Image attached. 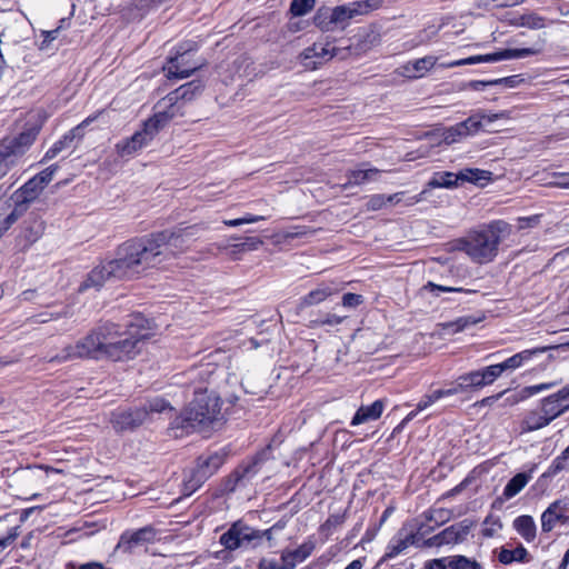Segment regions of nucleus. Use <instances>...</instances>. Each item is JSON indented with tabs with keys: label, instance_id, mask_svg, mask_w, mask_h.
<instances>
[{
	"label": "nucleus",
	"instance_id": "54",
	"mask_svg": "<svg viewBox=\"0 0 569 569\" xmlns=\"http://www.w3.org/2000/svg\"><path fill=\"white\" fill-rule=\"evenodd\" d=\"M526 16V28H529V29H532V30H538V29H542L546 27V18L535 13V12H529V13H525Z\"/></svg>",
	"mask_w": 569,
	"mask_h": 569
},
{
	"label": "nucleus",
	"instance_id": "59",
	"mask_svg": "<svg viewBox=\"0 0 569 569\" xmlns=\"http://www.w3.org/2000/svg\"><path fill=\"white\" fill-rule=\"evenodd\" d=\"M440 399H441V397H440L438 390H435L428 395H425L421 398V400L418 402L417 410L422 411Z\"/></svg>",
	"mask_w": 569,
	"mask_h": 569
},
{
	"label": "nucleus",
	"instance_id": "26",
	"mask_svg": "<svg viewBox=\"0 0 569 569\" xmlns=\"http://www.w3.org/2000/svg\"><path fill=\"white\" fill-rule=\"evenodd\" d=\"M551 348L552 347H538L533 349H527L509 357L499 365L502 369V372L513 371L523 366L526 362L530 361L535 356L543 353Z\"/></svg>",
	"mask_w": 569,
	"mask_h": 569
},
{
	"label": "nucleus",
	"instance_id": "37",
	"mask_svg": "<svg viewBox=\"0 0 569 569\" xmlns=\"http://www.w3.org/2000/svg\"><path fill=\"white\" fill-rule=\"evenodd\" d=\"M530 476L523 472L517 473L512 477L503 489V497L510 499L518 495L529 482Z\"/></svg>",
	"mask_w": 569,
	"mask_h": 569
},
{
	"label": "nucleus",
	"instance_id": "15",
	"mask_svg": "<svg viewBox=\"0 0 569 569\" xmlns=\"http://www.w3.org/2000/svg\"><path fill=\"white\" fill-rule=\"evenodd\" d=\"M472 521L465 519L455 523L423 542L425 546H443L463 541L472 528Z\"/></svg>",
	"mask_w": 569,
	"mask_h": 569
},
{
	"label": "nucleus",
	"instance_id": "5",
	"mask_svg": "<svg viewBox=\"0 0 569 569\" xmlns=\"http://www.w3.org/2000/svg\"><path fill=\"white\" fill-rule=\"evenodd\" d=\"M176 117L173 111H157L148 119L141 130L134 132L129 139H124L116 144L118 156L128 158L136 154L142 148L147 147L169 120Z\"/></svg>",
	"mask_w": 569,
	"mask_h": 569
},
{
	"label": "nucleus",
	"instance_id": "40",
	"mask_svg": "<svg viewBox=\"0 0 569 569\" xmlns=\"http://www.w3.org/2000/svg\"><path fill=\"white\" fill-rule=\"evenodd\" d=\"M356 18L367 16L382 8L385 0H359L350 2Z\"/></svg>",
	"mask_w": 569,
	"mask_h": 569
},
{
	"label": "nucleus",
	"instance_id": "52",
	"mask_svg": "<svg viewBox=\"0 0 569 569\" xmlns=\"http://www.w3.org/2000/svg\"><path fill=\"white\" fill-rule=\"evenodd\" d=\"M438 391L441 398L451 397L458 393L466 392L463 386L461 385L458 378L455 381L448 383L446 388L438 389Z\"/></svg>",
	"mask_w": 569,
	"mask_h": 569
},
{
	"label": "nucleus",
	"instance_id": "12",
	"mask_svg": "<svg viewBox=\"0 0 569 569\" xmlns=\"http://www.w3.org/2000/svg\"><path fill=\"white\" fill-rule=\"evenodd\" d=\"M192 230L193 227H188L174 231L163 230L157 232V234H161L164 238L163 241H161L160 246L162 248V251L166 252L167 264L178 254L182 253L188 249L190 238L191 236H193Z\"/></svg>",
	"mask_w": 569,
	"mask_h": 569
},
{
	"label": "nucleus",
	"instance_id": "48",
	"mask_svg": "<svg viewBox=\"0 0 569 569\" xmlns=\"http://www.w3.org/2000/svg\"><path fill=\"white\" fill-rule=\"evenodd\" d=\"M568 459H569V453H567V448L561 452L560 456L556 457L549 469H548V475L549 476H556L557 473L566 470L568 468Z\"/></svg>",
	"mask_w": 569,
	"mask_h": 569
},
{
	"label": "nucleus",
	"instance_id": "64",
	"mask_svg": "<svg viewBox=\"0 0 569 569\" xmlns=\"http://www.w3.org/2000/svg\"><path fill=\"white\" fill-rule=\"evenodd\" d=\"M448 561H449V557L432 559V560L426 562L425 568L426 569H449Z\"/></svg>",
	"mask_w": 569,
	"mask_h": 569
},
{
	"label": "nucleus",
	"instance_id": "51",
	"mask_svg": "<svg viewBox=\"0 0 569 569\" xmlns=\"http://www.w3.org/2000/svg\"><path fill=\"white\" fill-rule=\"evenodd\" d=\"M345 320V317L338 316L335 313H327L323 317L311 320V327H322V326H337L340 325Z\"/></svg>",
	"mask_w": 569,
	"mask_h": 569
},
{
	"label": "nucleus",
	"instance_id": "46",
	"mask_svg": "<svg viewBox=\"0 0 569 569\" xmlns=\"http://www.w3.org/2000/svg\"><path fill=\"white\" fill-rule=\"evenodd\" d=\"M204 478V471L197 470L194 471L190 479L183 481V495L190 496L193 493L202 483Z\"/></svg>",
	"mask_w": 569,
	"mask_h": 569
},
{
	"label": "nucleus",
	"instance_id": "55",
	"mask_svg": "<svg viewBox=\"0 0 569 569\" xmlns=\"http://www.w3.org/2000/svg\"><path fill=\"white\" fill-rule=\"evenodd\" d=\"M143 408L147 409L148 415L151 412H163L166 410H172L169 402H167L164 399L161 398H154L148 402V406H144Z\"/></svg>",
	"mask_w": 569,
	"mask_h": 569
},
{
	"label": "nucleus",
	"instance_id": "57",
	"mask_svg": "<svg viewBox=\"0 0 569 569\" xmlns=\"http://www.w3.org/2000/svg\"><path fill=\"white\" fill-rule=\"evenodd\" d=\"M263 241L258 237H249L243 242L236 244L238 251H252L262 246Z\"/></svg>",
	"mask_w": 569,
	"mask_h": 569
},
{
	"label": "nucleus",
	"instance_id": "24",
	"mask_svg": "<svg viewBox=\"0 0 569 569\" xmlns=\"http://www.w3.org/2000/svg\"><path fill=\"white\" fill-rule=\"evenodd\" d=\"M44 188L32 177L14 194L16 207L27 209V204L36 200Z\"/></svg>",
	"mask_w": 569,
	"mask_h": 569
},
{
	"label": "nucleus",
	"instance_id": "42",
	"mask_svg": "<svg viewBox=\"0 0 569 569\" xmlns=\"http://www.w3.org/2000/svg\"><path fill=\"white\" fill-rule=\"evenodd\" d=\"M466 392L472 389L483 388L480 371L473 370L458 377Z\"/></svg>",
	"mask_w": 569,
	"mask_h": 569
},
{
	"label": "nucleus",
	"instance_id": "6",
	"mask_svg": "<svg viewBox=\"0 0 569 569\" xmlns=\"http://www.w3.org/2000/svg\"><path fill=\"white\" fill-rule=\"evenodd\" d=\"M39 130L31 128L18 137L6 139L0 143V179L23 163L24 156L34 142Z\"/></svg>",
	"mask_w": 569,
	"mask_h": 569
},
{
	"label": "nucleus",
	"instance_id": "10",
	"mask_svg": "<svg viewBox=\"0 0 569 569\" xmlns=\"http://www.w3.org/2000/svg\"><path fill=\"white\" fill-rule=\"evenodd\" d=\"M194 52L191 49L180 47L173 56H170L163 66V71L169 80H181L190 77L200 66L193 61Z\"/></svg>",
	"mask_w": 569,
	"mask_h": 569
},
{
	"label": "nucleus",
	"instance_id": "30",
	"mask_svg": "<svg viewBox=\"0 0 569 569\" xmlns=\"http://www.w3.org/2000/svg\"><path fill=\"white\" fill-rule=\"evenodd\" d=\"M551 421L552 419L549 418V415L541 407L539 410H531L526 415L521 422V428L523 431L530 432L548 426Z\"/></svg>",
	"mask_w": 569,
	"mask_h": 569
},
{
	"label": "nucleus",
	"instance_id": "41",
	"mask_svg": "<svg viewBox=\"0 0 569 569\" xmlns=\"http://www.w3.org/2000/svg\"><path fill=\"white\" fill-rule=\"evenodd\" d=\"M449 569H482L480 562L466 556H449Z\"/></svg>",
	"mask_w": 569,
	"mask_h": 569
},
{
	"label": "nucleus",
	"instance_id": "60",
	"mask_svg": "<svg viewBox=\"0 0 569 569\" xmlns=\"http://www.w3.org/2000/svg\"><path fill=\"white\" fill-rule=\"evenodd\" d=\"M363 302V297L356 293H345L342 297V306L345 308L355 309Z\"/></svg>",
	"mask_w": 569,
	"mask_h": 569
},
{
	"label": "nucleus",
	"instance_id": "49",
	"mask_svg": "<svg viewBox=\"0 0 569 569\" xmlns=\"http://www.w3.org/2000/svg\"><path fill=\"white\" fill-rule=\"evenodd\" d=\"M257 465H258V462H257V461H253L251 465H249V466L243 470V473H242L241 476L236 475V479H234V480L229 479V480L226 482L224 487L222 488V491H223V492H231V491H233V490H234L237 482H238L241 478H243V477H251V476L256 475V473H257V471H258V470H257Z\"/></svg>",
	"mask_w": 569,
	"mask_h": 569
},
{
	"label": "nucleus",
	"instance_id": "61",
	"mask_svg": "<svg viewBox=\"0 0 569 569\" xmlns=\"http://www.w3.org/2000/svg\"><path fill=\"white\" fill-rule=\"evenodd\" d=\"M553 386H555L553 382L540 383V385L525 387V388H522V390H523V393L526 395V397L528 399V398H530V397H532L535 395H538L539 392H542V391L551 389Z\"/></svg>",
	"mask_w": 569,
	"mask_h": 569
},
{
	"label": "nucleus",
	"instance_id": "53",
	"mask_svg": "<svg viewBox=\"0 0 569 569\" xmlns=\"http://www.w3.org/2000/svg\"><path fill=\"white\" fill-rule=\"evenodd\" d=\"M262 220H264L263 216L246 214L238 219L222 220V223L228 227H238L244 223H254Z\"/></svg>",
	"mask_w": 569,
	"mask_h": 569
},
{
	"label": "nucleus",
	"instance_id": "16",
	"mask_svg": "<svg viewBox=\"0 0 569 569\" xmlns=\"http://www.w3.org/2000/svg\"><path fill=\"white\" fill-rule=\"evenodd\" d=\"M202 86L199 82L192 81L181 86L180 88L168 93L158 103V111H173L176 116L179 114V107L177 106L180 100H192L200 93Z\"/></svg>",
	"mask_w": 569,
	"mask_h": 569
},
{
	"label": "nucleus",
	"instance_id": "45",
	"mask_svg": "<svg viewBox=\"0 0 569 569\" xmlns=\"http://www.w3.org/2000/svg\"><path fill=\"white\" fill-rule=\"evenodd\" d=\"M483 387L492 385L503 372L499 363L479 370Z\"/></svg>",
	"mask_w": 569,
	"mask_h": 569
},
{
	"label": "nucleus",
	"instance_id": "33",
	"mask_svg": "<svg viewBox=\"0 0 569 569\" xmlns=\"http://www.w3.org/2000/svg\"><path fill=\"white\" fill-rule=\"evenodd\" d=\"M355 18L350 2L332 8L331 19L335 23V30H345Z\"/></svg>",
	"mask_w": 569,
	"mask_h": 569
},
{
	"label": "nucleus",
	"instance_id": "39",
	"mask_svg": "<svg viewBox=\"0 0 569 569\" xmlns=\"http://www.w3.org/2000/svg\"><path fill=\"white\" fill-rule=\"evenodd\" d=\"M24 208L14 207L10 212L0 209V238L12 227L22 216Z\"/></svg>",
	"mask_w": 569,
	"mask_h": 569
},
{
	"label": "nucleus",
	"instance_id": "29",
	"mask_svg": "<svg viewBox=\"0 0 569 569\" xmlns=\"http://www.w3.org/2000/svg\"><path fill=\"white\" fill-rule=\"evenodd\" d=\"M385 409L382 400H376L370 406H361L355 413L351 426H358L368 421L377 420L381 417Z\"/></svg>",
	"mask_w": 569,
	"mask_h": 569
},
{
	"label": "nucleus",
	"instance_id": "27",
	"mask_svg": "<svg viewBox=\"0 0 569 569\" xmlns=\"http://www.w3.org/2000/svg\"><path fill=\"white\" fill-rule=\"evenodd\" d=\"M565 505L557 500L553 501L541 515V529L543 532L551 531L558 522H565Z\"/></svg>",
	"mask_w": 569,
	"mask_h": 569
},
{
	"label": "nucleus",
	"instance_id": "43",
	"mask_svg": "<svg viewBox=\"0 0 569 569\" xmlns=\"http://www.w3.org/2000/svg\"><path fill=\"white\" fill-rule=\"evenodd\" d=\"M402 193H395L391 196L385 194H375L368 201V209L370 210H379L383 208L387 203L399 202Z\"/></svg>",
	"mask_w": 569,
	"mask_h": 569
},
{
	"label": "nucleus",
	"instance_id": "2",
	"mask_svg": "<svg viewBox=\"0 0 569 569\" xmlns=\"http://www.w3.org/2000/svg\"><path fill=\"white\" fill-rule=\"evenodd\" d=\"M163 239L161 234L154 232L128 240L119 246L117 254L127 278L140 274L150 268L167 266L166 252L160 246Z\"/></svg>",
	"mask_w": 569,
	"mask_h": 569
},
{
	"label": "nucleus",
	"instance_id": "38",
	"mask_svg": "<svg viewBox=\"0 0 569 569\" xmlns=\"http://www.w3.org/2000/svg\"><path fill=\"white\" fill-rule=\"evenodd\" d=\"M331 16L332 8H319L313 17L315 26L325 32L335 31V23Z\"/></svg>",
	"mask_w": 569,
	"mask_h": 569
},
{
	"label": "nucleus",
	"instance_id": "13",
	"mask_svg": "<svg viewBox=\"0 0 569 569\" xmlns=\"http://www.w3.org/2000/svg\"><path fill=\"white\" fill-rule=\"evenodd\" d=\"M110 278H127L122 264L119 261L118 254H116L114 259L96 267L89 273L87 280L81 284L80 290H84L90 287L99 288L103 284L106 280Z\"/></svg>",
	"mask_w": 569,
	"mask_h": 569
},
{
	"label": "nucleus",
	"instance_id": "28",
	"mask_svg": "<svg viewBox=\"0 0 569 569\" xmlns=\"http://www.w3.org/2000/svg\"><path fill=\"white\" fill-rule=\"evenodd\" d=\"M315 543L312 541L303 542L295 550H286L281 555L282 562L288 569H295L296 566L305 561L313 551Z\"/></svg>",
	"mask_w": 569,
	"mask_h": 569
},
{
	"label": "nucleus",
	"instance_id": "7",
	"mask_svg": "<svg viewBox=\"0 0 569 569\" xmlns=\"http://www.w3.org/2000/svg\"><path fill=\"white\" fill-rule=\"evenodd\" d=\"M106 339L102 338L101 327L97 331H92L83 339H80L76 345L67 346L61 350L60 353L51 357V362H64L74 359L91 358L102 359L104 358Z\"/></svg>",
	"mask_w": 569,
	"mask_h": 569
},
{
	"label": "nucleus",
	"instance_id": "1",
	"mask_svg": "<svg viewBox=\"0 0 569 569\" xmlns=\"http://www.w3.org/2000/svg\"><path fill=\"white\" fill-rule=\"evenodd\" d=\"M149 321L143 316L131 315L123 326L106 323L101 326L106 339L104 358L122 361L139 353V345L148 338Z\"/></svg>",
	"mask_w": 569,
	"mask_h": 569
},
{
	"label": "nucleus",
	"instance_id": "47",
	"mask_svg": "<svg viewBox=\"0 0 569 569\" xmlns=\"http://www.w3.org/2000/svg\"><path fill=\"white\" fill-rule=\"evenodd\" d=\"M316 4V0H292L290 12L295 17H302L310 12Z\"/></svg>",
	"mask_w": 569,
	"mask_h": 569
},
{
	"label": "nucleus",
	"instance_id": "20",
	"mask_svg": "<svg viewBox=\"0 0 569 569\" xmlns=\"http://www.w3.org/2000/svg\"><path fill=\"white\" fill-rule=\"evenodd\" d=\"M540 403L549 418L555 420L569 409V396L562 388L558 392L543 398Z\"/></svg>",
	"mask_w": 569,
	"mask_h": 569
},
{
	"label": "nucleus",
	"instance_id": "58",
	"mask_svg": "<svg viewBox=\"0 0 569 569\" xmlns=\"http://www.w3.org/2000/svg\"><path fill=\"white\" fill-rule=\"evenodd\" d=\"M58 167L56 164L50 166L36 174L33 178L44 188L53 178Z\"/></svg>",
	"mask_w": 569,
	"mask_h": 569
},
{
	"label": "nucleus",
	"instance_id": "18",
	"mask_svg": "<svg viewBox=\"0 0 569 569\" xmlns=\"http://www.w3.org/2000/svg\"><path fill=\"white\" fill-rule=\"evenodd\" d=\"M148 417L146 408H136L133 410H119L112 413L111 423L117 431L133 429Z\"/></svg>",
	"mask_w": 569,
	"mask_h": 569
},
{
	"label": "nucleus",
	"instance_id": "22",
	"mask_svg": "<svg viewBox=\"0 0 569 569\" xmlns=\"http://www.w3.org/2000/svg\"><path fill=\"white\" fill-rule=\"evenodd\" d=\"M437 61L438 59L435 56H426L413 61H408L400 68V74L409 79L421 78L437 64Z\"/></svg>",
	"mask_w": 569,
	"mask_h": 569
},
{
	"label": "nucleus",
	"instance_id": "31",
	"mask_svg": "<svg viewBox=\"0 0 569 569\" xmlns=\"http://www.w3.org/2000/svg\"><path fill=\"white\" fill-rule=\"evenodd\" d=\"M380 176V170L376 168L351 170L348 173V180L342 184L343 189L351 186H360L369 181H376Z\"/></svg>",
	"mask_w": 569,
	"mask_h": 569
},
{
	"label": "nucleus",
	"instance_id": "9",
	"mask_svg": "<svg viewBox=\"0 0 569 569\" xmlns=\"http://www.w3.org/2000/svg\"><path fill=\"white\" fill-rule=\"evenodd\" d=\"M429 530L430 528H426L423 523L419 527L415 523H405L388 543L383 560L396 558L409 546H418L420 537L428 533Z\"/></svg>",
	"mask_w": 569,
	"mask_h": 569
},
{
	"label": "nucleus",
	"instance_id": "63",
	"mask_svg": "<svg viewBox=\"0 0 569 569\" xmlns=\"http://www.w3.org/2000/svg\"><path fill=\"white\" fill-rule=\"evenodd\" d=\"M259 569H288V568L286 567V563L282 562L281 559H280V561H278L274 559L263 558L259 562Z\"/></svg>",
	"mask_w": 569,
	"mask_h": 569
},
{
	"label": "nucleus",
	"instance_id": "14",
	"mask_svg": "<svg viewBox=\"0 0 569 569\" xmlns=\"http://www.w3.org/2000/svg\"><path fill=\"white\" fill-rule=\"evenodd\" d=\"M337 52V48L329 42H315L306 48L299 56L300 63L310 70L330 61Z\"/></svg>",
	"mask_w": 569,
	"mask_h": 569
},
{
	"label": "nucleus",
	"instance_id": "8",
	"mask_svg": "<svg viewBox=\"0 0 569 569\" xmlns=\"http://www.w3.org/2000/svg\"><path fill=\"white\" fill-rule=\"evenodd\" d=\"M253 528L242 521L233 522L230 528L220 536L219 543L222 550L216 551V560L230 562L233 560L232 551L252 542Z\"/></svg>",
	"mask_w": 569,
	"mask_h": 569
},
{
	"label": "nucleus",
	"instance_id": "56",
	"mask_svg": "<svg viewBox=\"0 0 569 569\" xmlns=\"http://www.w3.org/2000/svg\"><path fill=\"white\" fill-rule=\"evenodd\" d=\"M422 291H428V292L433 293L435 296H439L440 292H461V291H463V289L456 288V287H445V286L436 284L433 282H428L427 284H425L422 287Z\"/></svg>",
	"mask_w": 569,
	"mask_h": 569
},
{
	"label": "nucleus",
	"instance_id": "32",
	"mask_svg": "<svg viewBox=\"0 0 569 569\" xmlns=\"http://www.w3.org/2000/svg\"><path fill=\"white\" fill-rule=\"evenodd\" d=\"M495 553H497V559L502 565H510L513 561H518V562L529 561V553L522 545H519L513 550L502 547L499 550H495Z\"/></svg>",
	"mask_w": 569,
	"mask_h": 569
},
{
	"label": "nucleus",
	"instance_id": "62",
	"mask_svg": "<svg viewBox=\"0 0 569 569\" xmlns=\"http://www.w3.org/2000/svg\"><path fill=\"white\" fill-rule=\"evenodd\" d=\"M343 522H345L343 515H331L326 520V522L321 526V529L326 530V531H331V529L341 526Z\"/></svg>",
	"mask_w": 569,
	"mask_h": 569
},
{
	"label": "nucleus",
	"instance_id": "36",
	"mask_svg": "<svg viewBox=\"0 0 569 569\" xmlns=\"http://www.w3.org/2000/svg\"><path fill=\"white\" fill-rule=\"evenodd\" d=\"M492 173L487 170L467 168L459 171L460 181H467L483 186L491 180Z\"/></svg>",
	"mask_w": 569,
	"mask_h": 569
},
{
	"label": "nucleus",
	"instance_id": "11",
	"mask_svg": "<svg viewBox=\"0 0 569 569\" xmlns=\"http://www.w3.org/2000/svg\"><path fill=\"white\" fill-rule=\"evenodd\" d=\"M541 49H535V48H522V49H505L498 52L488 53V54H478V56H471L466 59L455 60L448 63H442L441 67L443 68H455L460 66H467V64H477V63H490V62H497L501 60H509V59H520L529 56H535L539 53Z\"/></svg>",
	"mask_w": 569,
	"mask_h": 569
},
{
	"label": "nucleus",
	"instance_id": "4",
	"mask_svg": "<svg viewBox=\"0 0 569 569\" xmlns=\"http://www.w3.org/2000/svg\"><path fill=\"white\" fill-rule=\"evenodd\" d=\"M211 397L208 395V389L201 387L194 390V399L183 412L178 417L170 428V435L179 438L193 431H203L207 426H210L213 418L210 415Z\"/></svg>",
	"mask_w": 569,
	"mask_h": 569
},
{
	"label": "nucleus",
	"instance_id": "34",
	"mask_svg": "<svg viewBox=\"0 0 569 569\" xmlns=\"http://www.w3.org/2000/svg\"><path fill=\"white\" fill-rule=\"evenodd\" d=\"M515 530L527 541L531 542L536 538L537 527L531 516H519L513 520Z\"/></svg>",
	"mask_w": 569,
	"mask_h": 569
},
{
	"label": "nucleus",
	"instance_id": "50",
	"mask_svg": "<svg viewBox=\"0 0 569 569\" xmlns=\"http://www.w3.org/2000/svg\"><path fill=\"white\" fill-rule=\"evenodd\" d=\"M476 320L471 319V317H462L455 321L446 323L443 327L448 332L457 333L463 331L471 325H475Z\"/></svg>",
	"mask_w": 569,
	"mask_h": 569
},
{
	"label": "nucleus",
	"instance_id": "21",
	"mask_svg": "<svg viewBox=\"0 0 569 569\" xmlns=\"http://www.w3.org/2000/svg\"><path fill=\"white\" fill-rule=\"evenodd\" d=\"M97 119V116H90L86 118L79 126L73 128L69 133L64 134L62 139L58 140L53 146L46 152L43 161H48L57 157L66 147H69L76 137H81L82 129L92 123Z\"/></svg>",
	"mask_w": 569,
	"mask_h": 569
},
{
	"label": "nucleus",
	"instance_id": "44",
	"mask_svg": "<svg viewBox=\"0 0 569 569\" xmlns=\"http://www.w3.org/2000/svg\"><path fill=\"white\" fill-rule=\"evenodd\" d=\"M468 134L465 131L463 127L459 123H456L455 126H451L450 128L446 129L443 132L442 141L446 144H452L456 142L461 141L462 139L467 138Z\"/></svg>",
	"mask_w": 569,
	"mask_h": 569
},
{
	"label": "nucleus",
	"instance_id": "23",
	"mask_svg": "<svg viewBox=\"0 0 569 569\" xmlns=\"http://www.w3.org/2000/svg\"><path fill=\"white\" fill-rule=\"evenodd\" d=\"M43 222L40 219L31 218L23 222L18 236V244L27 249L34 243L43 233Z\"/></svg>",
	"mask_w": 569,
	"mask_h": 569
},
{
	"label": "nucleus",
	"instance_id": "17",
	"mask_svg": "<svg viewBox=\"0 0 569 569\" xmlns=\"http://www.w3.org/2000/svg\"><path fill=\"white\" fill-rule=\"evenodd\" d=\"M156 531L152 527H144L136 531H126L116 546V551L132 552L139 546L153 541Z\"/></svg>",
	"mask_w": 569,
	"mask_h": 569
},
{
	"label": "nucleus",
	"instance_id": "3",
	"mask_svg": "<svg viewBox=\"0 0 569 569\" xmlns=\"http://www.w3.org/2000/svg\"><path fill=\"white\" fill-rule=\"evenodd\" d=\"M510 232L509 223L496 220L468 232L457 241V249L463 251L475 263H489L497 257L499 244Z\"/></svg>",
	"mask_w": 569,
	"mask_h": 569
},
{
	"label": "nucleus",
	"instance_id": "25",
	"mask_svg": "<svg viewBox=\"0 0 569 569\" xmlns=\"http://www.w3.org/2000/svg\"><path fill=\"white\" fill-rule=\"evenodd\" d=\"M339 291L340 288L336 286L333 282L321 283L316 289L311 290L308 295L302 297L299 306L300 308H306L318 305Z\"/></svg>",
	"mask_w": 569,
	"mask_h": 569
},
{
	"label": "nucleus",
	"instance_id": "19",
	"mask_svg": "<svg viewBox=\"0 0 569 569\" xmlns=\"http://www.w3.org/2000/svg\"><path fill=\"white\" fill-rule=\"evenodd\" d=\"M506 112L500 113H487L483 111H478L471 114L466 120L461 121L460 124L463 127L468 137L476 134L480 130H482L486 126L492 123L493 121L506 118Z\"/></svg>",
	"mask_w": 569,
	"mask_h": 569
},
{
	"label": "nucleus",
	"instance_id": "35",
	"mask_svg": "<svg viewBox=\"0 0 569 569\" xmlns=\"http://www.w3.org/2000/svg\"><path fill=\"white\" fill-rule=\"evenodd\" d=\"M458 181H460L459 172H436L431 177V179L428 181L427 187L430 189L433 188H447L451 189L458 186Z\"/></svg>",
	"mask_w": 569,
	"mask_h": 569
}]
</instances>
